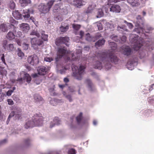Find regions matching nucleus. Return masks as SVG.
I'll use <instances>...</instances> for the list:
<instances>
[{"mask_svg": "<svg viewBox=\"0 0 154 154\" xmlns=\"http://www.w3.org/2000/svg\"><path fill=\"white\" fill-rule=\"evenodd\" d=\"M86 83L88 85V86L91 88L92 86V83L90 80L87 79L86 80Z\"/></svg>", "mask_w": 154, "mask_h": 154, "instance_id": "obj_45", "label": "nucleus"}, {"mask_svg": "<svg viewBox=\"0 0 154 154\" xmlns=\"http://www.w3.org/2000/svg\"><path fill=\"white\" fill-rule=\"evenodd\" d=\"M127 38L125 36H123L121 38V39L122 41L124 43L125 42Z\"/></svg>", "mask_w": 154, "mask_h": 154, "instance_id": "obj_56", "label": "nucleus"}, {"mask_svg": "<svg viewBox=\"0 0 154 154\" xmlns=\"http://www.w3.org/2000/svg\"><path fill=\"white\" fill-rule=\"evenodd\" d=\"M30 35H35L38 37H39L40 34L36 31L35 30H32L30 33Z\"/></svg>", "mask_w": 154, "mask_h": 154, "instance_id": "obj_35", "label": "nucleus"}, {"mask_svg": "<svg viewBox=\"0 0 154 154\" xmlns=\"http://www.w3.org/2000/svg\"><path fill=\"white\" fill-rule=\"evenodd\" d=\"M44 32H43L41 33V37L42 39L45 41L48 40V35H47L45 34Z\"/></svg>", "mask_w": 154, "mask_h": 154, "instance_id": "obj_33", "label": "nucleus"}, {"mask_svg": "<svg viewBox=\"0 0 154 154\" xmlns=\"http://www.w3.org/2000/svg\"><path fill=\"white\" fill-rule=\"evenodd\" d=\"M29 46V45L28 44L23 43V48L25 50H27Z\"/></svg>", "mask_w": 154, "mask_h": 154, "instance_id": "obj_44", "label": "nucleus"}, {"mask_svg": "<svg viewBox=\"0 0 154 154\" xmlns=\"http://www.w3.org/2000/svg\"><path fill=\"white\" fill-rule=\"evenodd\" d=\"M66 70V69L65 68H64V69H61L60 70V73L61 74H63L65 73V70Z\"/></svg>", "mask_w": 154, "mask_h": 154, "instance_id": "obj_64", "label": "nucleus"}, {"mask_svg": "<svg viewBox=\"0 0 154 154\" xmlns=\"http://www.w3.org/2000/svg\"><path fill=\"white\" fill-rule=\"evenodd\" d=\"M136 21L135 22L136 24V26H140L141 25H143V20L140 15H138L136 17Z\"/></svg>", "mask_w": 154, "mask_h": 154, "instance_id": "obj_16", "label": "nucleus"}, {"mask_svg": "<svg viewBox=\"0 0 154 154\" xmlns=\"http://www.w3.org/2000/svg\"><path fill=\"white\" fill-rule=\"evenodd\" d=\"M65 97L69 100L70 102H71L72 101V99L71 98V96L69 95L65 96Z\"/></svg>", "mask_w": 154, "mask_h": 154, "instance_id": "obj_60", "label": "nucleus"}, {"mask_svg": "<svg viewBox=\"0 0 154 154\" xmlns=\"http://www.w3.org/2000/svg\"><path fill=\"white\" fill-rule=\"evenodd\" d=\"M83 0H74L73 4L75 6L78 8L83 5Z\"/></svg>", "mask_w": 154, "mask_h": 154, "instance_id": "obj_19", "label": "nucleus"}, {"mask_svg": "<svg viewBox=\"0 0 154 154\" xmlns=\"http://www.w3.org/2000/svg\"><path fill=\"white\" fill-rule=\"evenodd\" d=\"M34 99L36 102H38L43 100L42 98L38 94H35L34 95Z\"/></svg>", "mask_w": 154, "mask_h": 154, "instance_id": "obj_20", "label": "nucleus"}, {"mask_svg": "<svg viewBox=\"0 0 154 154\" xmlns=\"http://www.w3.org/2000/svg\"><path fill=\"white\" fill-rule=\"evenodd\" d=\"M30 142V140L29 139H27L24 140V143L26 146L29 145Z\"/></svg>", "mask_w": 154, "mask_h": 154, "instance_id": "obj_50", "label": "nucleus"}, {"mask_svg": "<svg viewBox=\"0 0 154 154\" xmlns=\"http://www.w3.org/2000/svg\"><path fill=\"white\" fill-rule=\"evenodd\" d=\"M22 114H15V117L16 119H21V118Z\"/></svg>", "mask_w": 154, "mask_h": 154, "instance_id": "obj_49", "label": "nucleus"}, {"mask_svg": "<svg viewBox=\"0 0 154 154\" xmlns=\"http://www.w3.org/2000/svg\"><path fill=\"white\" fill-rule=\"evenodd\" d=\"M33 121H28L24 125L26 129L34 126H38L42 125L43 123V117L42 114H36L34 115Z\"/></svg>", "mask_w": 154, "mask_h": 154, "instance_id": "obj_2", "label": "nucleus"}, {"mask_svg": "<svg viewBox=\"0 0 154 154\" xmlns=\"http://www.w3.org/2000/svg\"><path fill=\"white\" fill-rule=\"evenodd\" d=\"M82 117V112H80L79 115L76 118L77 122L78 124H79L81 122Z\"/></svg>", "mask_w": 154, "mask_h": 154, "instance_id": "obj_32", "label": "nucleus"}, {"mask_svg": "<svg viewBox=\"0 0 154 154\" xmlns=\"http://www.w3.org/2000/svg\"><path fill=\"white\" fill-rule=\"evenodd\" d=\"M10 27L12 28V30L9 31L7 34L6 37L10 40H12L14 39L15 36L14 33L16 32V27L12 24L10 25Z\"/></svg>", "mask_w": 154, "mask_h": 154, "instance_id": "obj_8", "label": "nucleus"}, {"mask_svg": "<svg viewBox=\"0 0 154 154\" xmlns=\"http://www.w3.org/2000/svg\"><path fill=\"white\" fill-rule=\"evenodd\" d=\"M96 57L106 64H107L108 61L116 64L118 63L119 60V58L113 54L112 51L109 52H99L97 54Z\"/></svg>", "mask_w": 154, "mask_h": 154, "instance_id": "obj_1", "label": "nucleus"}, {"mask_svg": "<svg viewBox=\"0 0 154 154\" xmlns=\"http://www.w3.org/2000/svg\"><path fill=\"white\" fill-rule=\"evenodd\" d=\"M55 1V0H50L48 1L47 3V6L50 10L51 8Z\"/></svg>", "mask_w": 154, "mask_h": 154, "instance_id": "obj_26", "label": "nucleus"}, {"mask_svg": "<svg viewBox=\"0 0 154 154\" xmlns=\"http://www.w3.org/2000/svg\"><path fill=\"white\" fill-rule=\"evenodd\" d=\"M8 7L11 10L14 9L15 7V3L13 1H11L8 5Z\"/></svg>", "mask_w": 154, "mask_h": 154, "instance_id": "obj_29", "label": "nucleus"}, {"mask_svg": "<svg viewBox=\"0 0 154 154\" xmlns=\"http://www.w3.org/2000/svg\"><path fill=\"white\" fill-rule=\"evenodd\" d=\"M28 62L32 65L35 66L39 63L38 58L35 54L30 56L28 58Z\"/></svg>", "mask_w": 154, "mask_h": 154, "instance_id": "obj_7", "label": "nucleus"}, {"mask_svg": "<svg viewBox=\"0 0 154 154\" xmlns=\"http://www.w3.org/2000/svg\"><path fill=\"white\" fill-rule=\"evenodd\" d=\"M9 22L11 23L9 25V26L10 27V25L11 24H13L14 25V24H17L18 23L15 20H14L13 18H10V19Z\"/></svg>", "mask_w": 154, "mask_h": 154, "instance_id": "obj_39", "label": "nucleus"}, {"mask_svg": "<svg viewBox=\"0 0 154 154\" xmlns=\"http://www.w3.org/2000/svg\"><path fill=\"white\" fill-rule=\"evenodd\" d=\"M44 60L45 61L50 62L53 60L52 57H46L45 58Z\"/></svg>", "mask_w": 154, "mask_h": 154, "instance_id": "obj_48", "label": "nucleus"}, {"mask_svg": "<svg viewBox=\"0 0 154 154\" xmlns=\"http://www.w3.org/2000/svg\"><path fill=\"white\" fill-rule=\"evenodd\" d=\"M4 97V95L2 91H0V102H1L3 100Z\"/></svg>", "mask_w": 154, "mask_h": 154, "instance_id": "obj_51", "label": "nucleus"}, {"mask_svg": "<svg viewBox=\"0 0 154 154\" xmlns=\"http://www.w3.org/2000/svg\"><path fill=\"white\" fill-rule=\"evenodd\" d=\"M53 121L54 122L53 124L52 122H51L50 123V127L51 128H52L55 125H58L60 124V121L59 120L58 117H55Z\"/></svg>", "mask_w": 154, "mask_h": 154, "instance_id": "obj_21", "label": "nucleus"}, {"mask_svg": "<svg viewBox=\"0 0 154 154\" xmlns=\"http://www.w3.org/2000/svg\"><path fill=\"white\" fill-rule=\"evenodd\" d=\"M97 26L98 27V29L99 30H101L103 29V28L101 24H99V25H97Z\"/></svg>", "mask_w": 154, "mask_h": 154, "instance_id": "obj_62", "label": "nucleus"}, {"mask_svg": "<svg viewBox=\"0 0 154 154\" xmlns=\"http://www.w3.org/2000/svg\"><path fill=\"white\" fill-rule=\"evenodd\" d=\"M22 35L21 32L20 31H18L17 34L16 35V36L17 37H20Z\"/></svg>", "mask_w": 154, "mask_h": 154, "instance_id": "obj_59", "label": "nucleus"}, {"mask_svg": "<svg viewBox=\"0 0 154 154\" xmlns=\"http://www.w3.org/2000/svg\"><path fill=\"white\" fill-rule=\"evenodd\" d=\"M142 45L141 44L139 43V44L134 45L133 48L135 50L137 51L142 46Z\"/></svg>", "mask_w": 154, "mask_h": 154, "instance_id": "obj_36", "label": "nucleus"}, {"mask_svg": "<svg viewBox=\"0 0 154 154\" xmlns=\"http://www.w3.org/2000/svg\"><path fill=\"white\" fill-rule=\"evenodd\" d=\"M38 9L40 12L43 14H46L50 11L47 5L43 3H41L39 5Z\"/></svg>", "mask_w": 154, "mask_h": 154, "instance_id": "obj_11", "label": "nucleus"}, {"mask_svg": "<svg viewBox=\"0 0 154 154\" xmlns=\"http://www.w3.org/2000/svg\"><path fill=\"white\" fill-rule=\"evenodd\" d=\"M69 28V26L68 25L64 27L61 26L60 27V29L61 32L64 33L68 30Z\"/></svg>", "mask_w": 154, "mask_h": 154, "instance_id": "obj_31", "label": "nucleus"}, {"mask_svg": "<svg viewBox=\"0 0 154 154\" xmlns=\"http://www.w3.org/2000/svg\"><path fill=\"white\" fill-rule=\"evenodd\" d=\"M20 75L23 78H18L17 81L20 84L23 83V81L26 80V82L28 83L31 81V78L29 75L24 71H22L20 72Z\"/></svg>", "mask_w": 154, "mask_h": 154, "instance_id": "obj_4", "label": "nucleus"}, {"mask_svg": "<svg viewBox=\"0 0 154 154\" xmlns=\"http://www.w3.org/2000/svg\"><path fill=\"white\" fill-rule=\"evenodd\" d=\"M17 55L19 57L22 58L24 56V53L22 51L20 48H18Z\"/></svg>", "mask_w": 154, "mask_h": 154, "instance_id": "obj_34", "label": "nucleus"}, {"mask_svg": "<svg viewBox=\"0 0 154 154\" xmlns=\"http://www.w3.org/2000/svg\"><path fill=\"white\" fill-rule=\"evenodd\" d=\"M69 39L67 37H60L57 38L55 41V44L57 46H59L62 44H64L67 46H68L67 43H68Z\"/></svg>", "mask_w": 154, "mask_h": 154, "instance_id": "obj_6", "label": "nucleus"}, {"mask_svg": "<svg viewBox=\"0 0 154 154\" xmlns=\"http://www.w3.org/2000/svg\"><path fill=\"white\" fill-rule=\"evenodd\" d=\"M121 10L120 6L117 5H112L110 8V11L115 13H119Z\"/></svg>", "mask_w": 154, "mask_h": 154, "instance_id": "obj_15", "label": "nucleus"}, {"mask_svg": "<svg viewBox=\"0 0 154 154\" xmlns=\"http://www.w3.org/2000/svg\"><path fill=\"white\" fill-rule=\"evenodd\" d=\"M1 60L2 62L5 64H6V63L5 62V55L4 54H3L2 55V56L1 57Z\"/></svg>", "mask_w": 154, "mask_h": 154, "instance_id": "obj_61", "label": "nucleus"}, {"mask_svg": "<svg viewBox=\"0 0 154 154\" xmlns=\"http://www.w3.org/2000/svg\"><path fill=\"white\" fill-rule=\"evenodd\" d=\"M105 40L104 39L99 40L95 43V46L96 47H99L104 45Z\"/></svg>", "mask_w": 154, "mask_h": 154, "instance_id": "obj_22", "label": "nucleus"}, {"mask_svg": "<svg viewBox=\"0 0 154 154\" xmlns=\"http://www.w3.org/2000/svg\"><path fill=\"white\" fill-rule=\"evenodd\" d=\"M13 92V90H8L7 92V95L8 96H10L12 94V93Z\"/></svg>", "mask_w": 154, "mask_h": 154, "instance_id": "obj_58", "label": "nucleus"}, {"mask_svg": "<svg viewBox=\"0 0 154 154\" xmlns=\"http://www.w3.org/2000/svg\"><path fill=\"white\" fill-rule=\"evenodd\" d=\"M110 47L112 50H115L117 48L116 44L114 42H111L109 43Z\"/></svg>", "mask_w": 154, "mask_h": 154, "instance_id": "obj_28", "label": "nucleus"}, {"mask_svg": "<svg viewBox=\"0 0 154 154\" xmlns=\"http://www.w3.org/2000/svg\"><path fill=\"white\" fill-rule=\"evenodd\" d=\"M110 38L112 39L115 41L116 42H118V41L119 40V38L116 35H113L111 36Z\"/></svg>", "mask_w": 154, "mask_h": 154, "instance_id": "obj_42", "label": "nucleus"}, {"mask_svg": "<svg viewBox=\"0 0 154 154\" xmlns=\"http://www.w3.org/2000/svg\"><path fill=\"white\" fill-rule=\"evenodd\" d=\"M37 70L39 75H43L46 74L48 69L45 66H41L38 67Z\"/></svg>", "mask_w": 154, "mask_h": 154, "instance_id": "obj_12", "label": "nucleus"}, {"mask_svg": "<svg viewBox=\"0 0 154 154\" xmlns=\"http://www.w3.org/2000/svg\"><path fill=\"white\" fill-rule=\"evenodd\" d=\"M20 2L22 6H25L31 2L30 0H20Z\"/></svg>", "mask_w": 154, "mask_h": 154, "instance_id": "obj_25", "label": "nucleus"}, {"mask_svg": "<svg viewBox=\"0 0 154 154\" xmlns=\"http://www.w3.org/2000/svg\"><path fill=\"white\" fill-rule=\"evenodd\" d=\"M60 9V4H56L54 6L53 9V12L54 13L57 12Z\"/></svg>", "mask_w": 154, "mask_h": 154, "instance_id": "obj_27", "label": "nucleus"}, {"mask_svg": "<svg viewBox=\"0 0 154 154\" xmlns=\"http://www.w3.org/2000/svg\"><path fill=\"white\" fill-rule=\"evenodd\" d=\"M94 68L95 69H100L102 68L101 63L99 61H97L94 64Z\"/></svg>", "mask_w": 154, "mask_h": 154, "instance_id": "obj_24", "label": "nucleus"}, {"mask_svg": "<svg viewBox=\"0 0 154 154\" xmlns=\"http://www.w3.org/2000/svg\"><path fill=\"white\" fill-rule=\"evenodd\" d=\"M73 28L75 30H78L80 28L81 26L80 25L73 24L72 25Z\"/></svg>", "mask_w": 154, "mask_h": 154, "instance_id": "obj_38", "label": "nucleus"}, {"mask_svg": "<svg viewBox=\"0 0 154 154\" xmlns=\"http://www.w3.org/2000/svg\"><path fill=\"white\" fill-rule=\"evenodd\" d=\"M127 2L133 7H137L140 5L139 0H127Z\"/></svg>", "mask_w": 154, "mask_h": 154, "instance_id": "obj_17", "label": "nucleus"}, {"mask_svg": "<svg viewBox=\"0 0 154 154\" xmlns=\"http://www.w3.org/2000/svg\"><path fill=\"white\" fill-rule=\"evenodd\" d=\"M0 29L3 32L7 31L8 30L7 26L6 24L3 23L0 26Z\"/></svg>", "mask_w": 154, "mask_h": 154, "instance_id": "obj_30", "label": "nucleus"}, {"mask_svg": "<svg viewBox=\"0 0 154 154\" xmlns=\"http://www.w3.org/2000/svg\"><path fill=\"white\" fill-rule=\"evenodd\" d=\"M85 67L84 66L81 65L79 68L76 66H73L72 69L73 71V76L78 80H81L84 74Z\"/></svg>", "mask_w": 154, "mask_h": 154, "instance_id": "obj_3", "label": "nucleus"}, {"mask_svg": "<svg viewBox=\"0 0 154 154\" xmlns=\"http://www.w3.org/2000/svg\"><path fill=\"white\" fill-rule=\"evenodd\" d=\"M12 14L14 18L17 20H19L22 18V15L17 11H13Z\"/></svg>", "mask_w": 154, "mask_h": 154, "instance_id": "obj_18", "label": "nucleus"}, {"mask_svg": "<svg viewBox=\"0 0 154 154\" xmlns=\"http://www.w3.org/2000/svg\"><path fill=\"white\" fill-rule=\"evenodd\" d=\"M134 63V62L133 61H131V60H129L127 63V66H128L129 65L130 66H132L133 64Z\"/></svg>", "mask_w": 154, "mask_h": 154, "instance_id": "obj_53", "label": "nucleus"}, {"mask_svg": "<svg viewBox=\"0 0 154 154\" xmlns=\"http://www.w3.org/2000/svg\"><path fill=\"white\" fill-rule=\"evenodd\" d=\"M20 29L24 33L27 32L29 29V24L27 23H22L20 25Z\"/></svg>", "mask_w": 154, "mask_h": 154, "instance_id": "obj_14", "label": "nucleus"}, {"mask_svg": "<svg viewBox=\"0 0 154 154\" xmlns=\"http://www.w3.org/2000/svg\"><path fill=\"white\" fill-rule=\"evenodd\" d=\"M69 52L66 49L60 48L58 49V51L57 52V55L59 57H63L69 56Z\"/></svg>", "mask_w": 154, "mask_h": 154, "instance_id": "obj_10", "label": "nucleus"}, {"mask_svg": "<svg viewBox=\"0 0 154 154\" xmlns=\"http://www.w3.org/2000/svg\"><path fill=\"white\" fill-rule=\"evenodd\" d=\"M23 11L24 12L23 14V16L24 18L26 20L29 18L30 17L29 10H24Z\"/></svg>", "mask_w": 154, "mask_h": 154, "instance_id": "obj_23", "label": "nucleus"}, {"mask_svg": "<svg viewBox=\"0 0 154 154\" xmlns=\"http://www.w3.org/2000/svg\"><path fill=\"white\" fill-rule=\"evenodd\" d=\"M14 116H15V112L14 111H13L10 114L8 118V120H9V119L13 117Z\"/></svg>", "mask_w": 154, "mask_h": 154, "instance_id": "obj_47", "label": "nucleus"}, {"mask_svg": "<svg viewBox=\"0 0 154 154\" xmlns=\"http://www.w3.org/2000/svg\"><path fill=\"white\" fill-rule=\"evenodd\" d=\"M98 15L97 16V17H100L102 16L103 15V12L101 10L100 11H99L98 12Z\"/></svg>", "mask_w": 154, "mask_h": 154, "instance_id": "obj_52", "label": "nucleus"}, {"mask_svg": "<svg viewBox=\"0 0 154 154\" xmlns=\"http://www.w3.org/2000/svg\"><path fill=\"white\" fill-rule=\"evenodd\" d=\"M86 39L87 41H90L92 40V38L90 35V34L89 33H88L86 35Z\"/></svg>", "mask_w": 154, "mask_h": 154, "instance_id": "obj_43", "label": "nucleus"}, {"mask_svg": "<svg viewBox=\"0 0 154 154\" xmlns=\"http://www.w3.org/2000/svg\"><path fill=\"white\" fill-rule=\"evenodd\" d=\"M14 111L15 112V114H22L21 109L20 108H16L14 109Z\"/></svg>", "mask_w": 154, "mask_h": 154, "instance_id": "obj_41", "label": "nucleus"}, {"mask_svg": "<svg viewBox=\"0 0 154 154\" xmlns=\"http://www.w3.org/2000/svg\"><path fill=\"white\" fill-rule=\"evenodd\" d=\"M124 22L125 23L127 24V25L130 29H132L133 28V26L131 23H128L125 20H124Z\"/></svg>", "mask_w": 154, "mask_h": 154, "instance_id": "obj_40", "label": "nucleus"}, {"mask_svg": "<svg viewBox=\"0 0 154 154\" xmlns=\"http://www.w3.org/2000/svg\"><path fill=\"white\" fill-rule=\"evenodd\" d=\"M6 71L5 69H4L2 67L0 66V73L1 75L2 76H3L4 75H6Z\"/></svg>", "mask_w": 154, "mask_h": 154, "instance_id": "obj_37", "label": "nucleus"}, {"mask_svg": "<svg viewBox=\"0 0 154 154\" xmlns=\"http://www.w3.org/2000/svg\"><path fill=\"white\" fill-rule=\"evenodd\" d=\"M8 104L10 105H12L14 104V102L11 99H8L7 100Z\"/></svg>", "mask_w": 154, "mask_h": 154, "instance_id": "obj_54", "label": "nucleus"}, {"mask_svg": "<svg viewBox=\"0 0 154 154\" xmlns=\"http://www.w3.org/2000/svg\"><path fill=\"white\" fill-rule=\"evenodd\" d=\"M122 52L124 55L127 56H128L131 54V50L128 46H125L123 47Z\"/></svg>", "mask_w": 154, "mask_h": 154, "instance_id": "obj_13", "label": "nucleus"}, {"mask_svg": "<svg viewBox=\"0 0 154 154\" xmlns=\"http://www.w3.org/2000/svg\"><path fill=\"white\" fill-rule=\"evenodd\" d=\"M68 152L69 154H75L76 153V151L74 149H71L69 150Z\"/></svg>", "mask_w": 154, "mask_h": 154, "instance_id": "obj_46", "label": "nucleus"}, {"mask_svg": "<svg viewBox=\"0 0 154 154\" xmlns=\"http://www.w3.org/2000/svg\"><path fill=\"white\" fill-rule=\"evenodd\" d=\"M31 43L32 46H38L41 45L43 43V41L39 37H35L31 38Z\"/></svg>", "mask_w": 154, "mask_h": 154, "instance_id": "obj_9", "label": "nucleus"}, {"mask_svg": "<svg viewBox=\"0 0 154 154\" xmlns=\"http://www.w3.org/2000/svg\"><path fill=\"white\" fill-rule=\"evenodd\" d=\"M2 45L3 48L5 51H7L9 52L13 51L15 49L14 45L12 44H8V41L6 40H4L2 42Z\"/></svg>", "mask_w": 154, "mask_h": 154, "instance_id": "obj_5", "label": "nucleus"}, {"mask_svg": "<svg viewBox=\"0 0 154 154\" xmlns=\"http://www.w3.org/2000/svg\"><path fill=\"white\" fill-rule=\"evenodd\" d=\"M56 18L60 21H62L63 19L62 16L60 15L57 16L56 17Z\"/></svg>", "mask_w": 154, "mask_h": 154, "instance_id": "obj_57", "label": "nucleus"}, {"mask_svg": "<svg viewBox=\"0 0 154 154\" xmlns=\"http://www.w3.org/2000/svg\"><path fill=\"white\" fill-rule=\"evenodd\" d=\"M121 27H122L121 29H122V30H124L125 31H128V30L126 29V27L125 26H121Z\"/></svg>", "mask_w": 154, "mask_h": 154, "instance_id": "obj_63", "label": "nucleus"}, {"mask_svg": "<svg viewBox=\"0 0 154 154\" xmlns=\"http://www.w3.org/2000/svg\"><path fill=\"white\" fill-rule=\"evenodd\" d=\"M30 19L31 20L32 22H33L37 26L36 24L37 23L36 21H35V20L34 18L32 17H31L30 18Z\"/></svg>", "mask_w": 154, "mask_h": 154, "instance_id": "obj_55", "label": "nucleus"}]
</instances>
